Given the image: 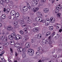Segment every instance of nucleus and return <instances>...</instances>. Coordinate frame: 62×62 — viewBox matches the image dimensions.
Listing matches in <instances>:
<instances>
[{
    "label": "nucleus",
    "mask_w": 62,
    "mask_h": 62,
    "mask_svg": "<svg viewBox=\"0 0 62 62\" xmlns=\"http://www.w3.org/2000/svg\"><path fill=\"white\" fill-rule=\"evenodd\" d=\"M15 17L16 18H19V17L20 16L19 13H17L15 14Z\"/></svg>",
    "instance_id": "b1692460"
},
{
    "label": "nucleus",
    "mask_w": 62,
    "mask_h": 62,
    "mask_svg": "<svg viewBox=\"0 0 62 62\" xmlns=\"http://www.w3.org/2000/svg\"><path fill=\"white\" fill-rule=\"evenodd\" d=\"M31 42L32 43H33V42H34V39H31Z\"/></svg>",
    "instance_id": "864d4df0"
},
{
    "label": "nucleus",
    "mask_w": 62,
    "mask_h": 62,
    "mask_svg": "<svg viewBox=\"0 0 62 62\" xmlns=\"http://www.w3.org/2000/svg\"><path fill=\"white\" fill-rule=\"evenodd\" d=\"M10 3L12 5V4H13V2H12V1H11L10 2Z\"/></svg>",
    "instance_id": "0e129e2a"
},
{
    "label": "nucleus",
    "mask_w": 62,
    "mask_h": 62,
    "mask_svg": "<svg viewBox=\"0 0 62 62\" xmlns=\"http://www.w3.org/2000/svg\"><path fill=\"white\" fill-rule=\"evenodd\" d=\"M1 39L3 40L4 41L7 40V37L5 36H1L0 37Z\"/></svg>",
    "instance_id": "39448f33"
},
{
    "label": "nucleus",
    "mask_w": 62,
    "mask_h": 62,
    "mask_svg": "<svg viewBox=\"0 0 62 62\" xmlns=\"http://www.w3.org/2000/svg\"><path fill=\"white\" fill-rule=\"evenodd\" d=\"M62 29H60L59 30V32H60L61 33V32H62Z\"/></svg>",
    "instance_id": "4d7b16f0"
},
{
    "label": "nucleus",
    "mask_w": 62,
    "mask_h": 62,
    "mask_svg": "<svg viewBox=\"0 0 62 62\" xmlns=\"http://www.w3.org/2000/svg\"><path fill=\"white\" fill-rule=\"evenodd\" d=\"M19 33L21 34H23V31L21 30L20 31Z\"/></svg>",
    "instance_id": "4c0bfd02"
},
{
    "label": "nucleus",
    "mask_w": 62,
    "mask_h": 62,
    "mask_svg": "<svg viewBox=\"0 0 62 62\" xmlns=\"http://www.w3.org/2000/svg\"><path fill=\"white\" fill-rule=\"evenodd\" d=\"M41 23H45L46 22V21L44 20H42L40 21Z\"/></svg>",
    "instance_id": "f704fd0d"
},
{
    "label": "nucleus",
    "mask_w": 62,
    "mask_h": 62,
    "mask_svg": "<svg viewBox=\"0 0 62 62\" xmlns=\"http://www.w3.org/2000/svg\"><path fill=\"white\" fill-rule=\"evenodd\" d=\"M50 34H51V32H48L46 34V36H48L50 35Z\"/></svg>",
    "instance_id": "c9c22d12"
},
{
    "label": "nucleus",
    "mask_w": 62,
    "mask_h": 62,
    "mask_svg": "<svg viewBox=\"0 0 62 62\" xmlns=\"http://www.w3.org/2000/svg\"><path fill=\"white\" fill-rule=\"evenodd\" d=\"M4 12H6V9L5 8H4Z\"/></svg>",
    "instance_id": "bf43d9fd"
},
{
    "label": "nucleus",
    "mask_w": 62,
    "mask_h": 62,
    "mask_svg": "<svg viewBox=\"0 0 62 62\" xmlns=\"http://www.w3.org/2000/svg\"><path fill=\"white\" fill-rule=\"evenodd\" d=\"M28 39V37H25L23 39V40L25 42Z\"/></svg>",
    "instance_id": "cd10ccee"
},
{
    "label": "nucleus",
    "mask_w": 62,
    "mask_h": 62,
    "mask_svg": "<svg viewBox=\"0 0 62 62\" xmlns=\"http://www.w3.org/2000/svg\"><path fill=\"white\" fill-rule=\"evenodd\" d=\"M38 51H41L42 52H41V53H44V50H43V48H42V47L41 46H40L37 49Z\"/></svg>",
    "instance_id": "6e6552de"
},
{
    "label": "nucleus",
    "mask_w": 62,
    "mask_h": 62,
    "mask_svg": "<svg viewBox=\"0 0 62 62\" xmlns=\"http://www.w3.org/2000/svg\"><path fill=\"white\" fill-rule=\"evenodd\" d=\"M41 19H42V18H41V17H37L35 19L37 21V22H39V21H40Z\"/></svg>",
    "instance_id": "ddd939ff"
},
{
    "label": "nucleus",
    "mask_w": 62,
    "mask_h": 62,
    "mask_svg": "<svg viewBox=\"0 0 62 62\" xmlns=\"http://www.w3.org/2000/svg\"><path fill=\"white\" fill-rule=\"evenodd\" d=\"M43 62V60H42L41 61V60H40L38 62Z\"/></svg>",
    "instance_id": "680f3d73"
},
{
    "label": "nucleus",
    "mask_w": 62,
    "mask_h": 62,
    "mask_svg": "<svg viewBox=\"0 0 62 62\" xmlns=\"http://www.w3.org/2000/svg\"><path fill=\"white\" fill-rule=\"evenodd\" d=\"M7 29L9 31H12L13 30V28L11 26H8L7 28Z\"/></svg>",
    "instance_id": "a211bd4d"
},
{
    "label": "nucleus",
    "mask_w": 62,
    "mask_h": 62,
    "mask_svg": "<svg viewBox=\"0 0 62 62\" xmlns=\"http://www.w3.org/2000/svg\"><path fill=\"white\" fill-rule=\"evenodd\" d=\"M59 11V10L58 9H56L55 10V13H57V12H58Z\"/></svg>",
    "instance_id": "a19ab883"
},
{
    "label": "nucleus",
    "mask_w": 62,
    "mask_h": 62,
    "mask_svg": "<svg viewBox=\"0 0 62 62\" xmlns=\"http://www.w3.org/2000/svg\"><path fill=\"white\" fill-rule=\"evenodd\" d=\"M54 52H55V50H54L53 51V52H52V54H54Z\"/></svg>",
    "instance_id": "69168bd1"
},
{
    "label": "nucleus",
    "mask_w": 62,
    "mask_h": 62,
    "mask_svg": "<svg viewBox=\"0 0 62 62\" xmlns=\"http://www.w3.org/2000/svg\"><path fill=\"white\" fill-rule=\"evenodd\" d=\"M31 9L32 11H33L34 12H37V11L39 10V8L38 7L35 8V7H32L31 8Z\"/></svg>",
    "instance_id": "20e7f679"
},
{
    "label": "nucleus",
    "mask_w": 62,
    "mask_h": 62,
    "mask_svg": "<svg viewBox=\"0 0 62 62\" xmlns=\"http://www.w3.org/2000/svg\"><path fill=\"white\" fill-rule=\"evenodd\" d=\"M2 26V23H0V27H1Z\"/></svg>",
    "instance_id": "052dcab7"
},
{
    "label": "nucleus",
    "mask_w": 62,
    "mask_h": 62,
    "mask_svg": "<svg viewBox=\"0 0 62 62\" xmlns=\"http://www.w3.org/2000/svg\"><path fill=\"white\" fill-rule=\"evenodd\" d=\"M18 22L16 21H15L13 23L14 25H17L18 24Z\"/></svg>",
    "instance_id": "a878e982"
},
{
    "label": "nucleus",
    "mask_w": 62,
    "mask_h": 62,
    "mask_svg": "<svg viewBox=\"0 0 62 62\" xmlns=\"http://www.w3.org/2000/svg\"><path fill=\"white\" fill-rule=\"evenodd\" d=\"M51 36H49L48 37L49 39H50L51 38Z\"/></svg>",
    "instance_id": "774afa93"
},
{
    "label": "nucleus",
    "mask_w": 62,
    "mask_h": 62,
    "mask_svg": "<svg viewBox=\"0 0 62 62\" xmlns=\"http://www.w3.org/2000/svg\"><path fill=\"white\" fill-rule=\"evenodd\" d=\"M28 8L27 7L24 6L22 8V10H23L25 12L28 10Z\"/></svg>",
    "instance_id": "f8f14e48"
},
{
    "label": "nucleus",
    "mask_w": 62,
    "mask_h": 62,
    "mask_svg": "<svg viewBox=\"0 0 62 62\" xmlns=\"http://www.w3.org/2000/svg\"><path fill=\"white\" fill-rule=\"evenodd\" d=\"M36 54H37V55H40V53L39 52H36Z\"/></svg>",
    "instance_id": "49530a36"
},
{
    "label": "nucleus",
    "mask_w": 62,
    "mask_h": 62,
    "mask_svg": "<svg viewBox=\"0 0 62 62\" xmlns=\"http://www.w3.org/2000/svg\"><path fill=\"white\" fill-rule=\"evenodd\" d=\"M41 37H42V35L41 34H39L38 35L37 38L38 39H41Z\"/></svg>",
    "instance_id": "393cba45"
},
{
    "label": "nucleus",
    "mask_w": 62,
    "mask_h": 62,
    "mask_svg": "<svg viewBox=\"0 0 62 62\" xmlns=\"http://www.w3.org/2000/svg\"><path fill=\"white\" fill-rule=\"evenodd\" d=\"M1 18L3 19H5L6 18V15L5 14L1 16Z\"/></svg>",
    "instance_id": "c85d7f7f"
},
{
    "label": "nucleus",
    "mask_w": 62,
    "mask_h": 62,
    "mask_svg": "<svg viewBox=\"0 0 62 62\" xmlns=\"http://www.w3.org/2000/svg\"><path fill=\"white\" fill-rule=\"evenodd\" d=\"M27 45V46H25V47L26 48H29L30 46V44H29L28 43H26L25 44V45Z\"/></svg>",
    "instance_id": "412c9836"
},
{
    "label": "nucleus",
    "mask_w": 62,
    "mask_h": 62,
    "mask_svg": "<svg viewBox=\"0 0 62 62\" xmlns=\"http://www.w3.org/2000/svg\"><path fill=\"white\" fill-rule=\"evenodd\" d=\"M17 55H18V54L17 53V52H16L15 54V55L16 56H17Z\"/></svg>",
    "instance_id": "6e6d98bb"
},
{
    "label": "nucleus",
    "mask_w": 62,
    "mask_h": 62,
    "mask_svg": "<svg viewBox=\"0 0 62 62\" xmlns=\"http://www.w3.org/2000/svg\"><path fill=\"white\" fill-rule=\"evenodd\" d=\"M0 4L3 6H4L5 5V2L3 0H0Z\"/></svg>",
    "instance_id": "5701e85b"
},
{
    "label": "nucleus",
    "mask_w": 62,
    "mask_h": 62,
    "mask_svg": "<svg viewBox=\"0 0 62 62\" xmlns=\"http://www.w3.org/2000/svg\"><path fill=\"white\" fill-rule=\"evenodd\" d=\"M26 50V48H23V51H22L23 54H22V56L23 58H24L26 56V55L25 54V51Z\"/></svg>",
    "instance_id": "7ed1b4c3"
},
{
    "label": "nucleus",
    "mask_w": 62,
    "mask_h": 62,
    "mask_svg": "<svg viewBox=\"0 0 62 62\" xmlns=\"http://www.w3.org/2000/svg\"><path fill=\"white\" fill-rule=\"evenodd\" d=\"M50 21L52 23H53L55 21V19L54 17H51L50 19Z\"/></svg>",
    "instance_id": "423d86ee"
},
{
    "label": "nucleus",
    "mask_w": 62,
    "mask_h": 62,
    "mask_svg": "<svg viewBox=\"0 0 62 62\" xmlns=\"http://www.w3.org/2000/svg\"><path fill=\"white\" fill-rule=\"evenodd\" d=\"M27 6L28 7V8H29V9H30V4L29 3H27Z\"/></svg>",
    "instance_id": "2f4dec72"
},
{
    "label": "nucleus",
    "mask_w": 62,
    "mask_h": 62,
    "mask_svg": "<svg viewBox=\"0 0 62 62\" xmlns=\"http://www.w3.org/2000/svg\"><path fill=\"white\" fill-rule=\"evenodd\" d=\"M10 51L12 53H13V49L11 48H10Z\"/></svg>",
    "instance_id": "8fccbe9b"
},
{
    "label": "nucleus",
    "mask_w": 62,
    "mask_h": 62,
    "mask_svg": "<svg viewBox=\"0 0 62 62\" xmlns=\"http://www.w3.org/2000/svg\"><path fill=\"white\" fill-rule=\"evenodd\" d=\"M11 35L12 36H13L14 37L16 36V34L14 33H13L11 34Z\"/></svg>",
    "instance_id": "37998d69"
},
{
    "label": "nucleus",
    "mask_w": 62,
    "mask_h": 62,
    "mask_svg": "<svg viewBox=\"0 0 62 62\" xmlns=\"http://www.w3.org/2000/svg\"><path fill=\"white\" fill-rule=\"evenodd\" d=\"M10 43H12V45H14L15 43V42L14 41H10Z\"/></svg>",
    "instance_id": "e433bc0d"
},
{
    "label": "nucleus",
    "mask_w": 62,
    "mask_h": 62,
    "mask_svg": "<svg viewBox=\"0 0 62 62\" xmlns=\"http://www.w3.org/2000/svg\"><path fill=\"white\" fill-rule=\"evenodd\" d=\"M44 13H47L49 12V9L47 8H45L43 10Z\"/></svg>",
    "instance_id": "0eeeda50"
},
{
    "label": "nucleus",
    "mask_w": 62,
    "mask_h": 62,
    "mask_svg": "<svg viewBox=\"0 0 62 62\" xmlns=\"http://www.w3.org/2000/svg\"><path fill=\"white\" fill-rule=\"evenodd\" d=\"M54 0L52 2V3L53 4V3H54Z\"/></svg>",
    "instance_id": "338daca9"
},
{
    "label": "nucleus",
    "mask_w": 62,
    "mask_h": 62,
    "mask_svg": "<svg viewBox=\"0 0 62 62\" xmlns=\"http://www.w3.org/2000/svg\"><path fill=\"white\" fill-rule=\"evenodd\" d=\"M8 62H12V61H11V60H10V59H8Z\"/></svg>",
    "instance_id": "5fc2aeb1"
},
{
    "label": "nucleus",
    "mask_w": 62,
    "mask_h": 62,
    "mask_svg": "<svg viewBox=\"0 0 62 62\" xmlns=\"http://www.w3.org/2000/svg\"><path fill=\"white\" fill-rule=\"evenodd\" d=\"M3 50V47L2 46L0 47V51H2Z\"/></svg>",
    "instance_id": "de8ad7c7"
},
{
    "label": "nucleus",
    "mask_w": 62,
    "mask_h": 62,
    "mask_svg": "<svg viewBox=\"0 0 62 62\" xmlns=\"http://www.w3.org/2000/svg\"><path fill=\"white\" fill-rule=\"evenodd\" d=\"M36 15L38 17H40V16H42V14L40 12H37L36 13Z\"/></svg>",
    "instance_id": "f3484780"
},
{
    "label": "nucleus",
    "mask_w": 62,
    "mask_h": 62,
    "mask_svg": "<svg viewBox=\"0 0 62 62\" xmlns=\"http://www.w3.org/2000/svg\"><path fill=\"white\" fill-rule=\"evenodd\" d=\"M22 26L23 28L25 27V26H26V24L25 23H23L22 24Z\"/></svg>",
    "instance_id": "473e14b6"
},
{
    "label": "nucleus",
    "mask_w": 62,
    "mask_h": 62,
    "mask_svg": "<svg viewBox=\"0 0 62 62\" xmlns=\"http://www.w3.org/2000/svg\"><path fill=\"white\" fill-rule=\"evenodd\" d=\"M9 2V0H6L5 1V3L6 4H8Z\"/></svg>",
    "instance_id": "c03bdc74"
},
{
    "label": "nucleus",
    "mask_w": 62,
    "mask_h": 62,
    "mask_svg": "<svg viewBox=\"0 0 62 62\" xmlns=\"http://www.w3.org/2000/svg\"><path fill=\"white\" fill-rule=\"evenodd\" d=\"M1 61L2 62H5V60L4 58H3L1 59Z\"/></svg>",
    "instance_id": "a18cd8bd"
},
{
    "label": "nucleus",
    "mask_w": 62,
    "mask_h": 62,
    "mask_svg": "<svg viewBox=\"0 0 62 62\" xmlns=\"http://www.w3.org/2000/svg\"><path fill=\"white\" fill-rule=\"evenodd\" d=\"M28 22L29 23H32V21L31 20H29L28 21Z\"/></svg>",
    "instance_id": "ea45409f"
},
{
    "label": "nucleus",
    "mask_w": 62,
    "mask_h": 62,
    "mask_svg": "<svg viewBox=\"0 0 62 62\" xmlns=\"http://www.w3.org/2000/svg\"><path fill=\"white\" fill-rule=\"evenodd\" d=\"M61 26V25L60 24H58L57 23L56 24V28L57 29H58L59 28H60Z\"/></svg>",
    "instance_id": "1a4fd4ad"
},
{
    "label": "nucleus",
    "mask_w": 62,
    "mask_h": 62,
    "mask_svg": "<svg viewBox=\"0 0 62 62\" xmlns=\"http://www.w3.org/2000/svg\"><path fill=\"white\" fill-rule=\"evenodd\" d=\"M8 45V42H6L4 44V46H7Z\"/></svg>",
    "instance_id": "7c9ffc66"
},
{
    "label": "nucleus",
    "mask_w": 62,
    "mask_h": 62,
    "mask_svg": "<svg viewBox=\"0 0 62 62\" xmlns=\"http://www.w3.org/2000/svg\"><path fill=\"white\" fill-rule=\"evenodd\" d=\"M42 43L43 45H44L45 44H48V43H49V44H50L49 46L50 47L52 48V47H53V44L52 43V41H50L48 42V40H45V42H43V41H42Z\"/></svg>",
    "instance_id": "f257e3e1"
},
{
    "label": "nucleus",
    "mask_w": 62,
    "mask_h": 62,
    "mask_svg": "<svg viewBox=\"0 0 62 62\" xmlns=\"http://www.w3.org/2000/svg\"><path fill=\"white\" fill-rule=\"evenodd\" d=\"M34 52H33V53H31V54H30L29 55H30V56H32V55H34Z\"/></svg>",
    "instance_id": "603ef678"
},
{
    "label": "nucleus",
    "mask_w": 62,
    "mask_h": 62,
    "mask_svg": "<svg viewBox=\"0 0 62 62\" xmlns=\"http://www.w3.org/2000/svg\"><path fill=\"white\" fill-rule=\"evenodd\" d=\"M33 3V4L34 6H36L38 4V1H35V0H33L32 2Z\"/></svg>",
    "instance_id": "4468645a"
},
{
    "label": "nucleus",
    "mask_w": 62,
    "mask_h": 62,
    "mask_svg": "<svg viewBox=\"0 0 62 62\" xmlns=\"http://www.w3.org/2000/svg\"><path fill=\"white\" fill-rule=\"evenodd\" d=\"M7 13H8L9 12H10V9L9 8H8L6 10Z\"/></svg>",
    "instance_id": "72a5a7b5"
},
{
    "label": "nucleus",
    "mask_w": 62,
    "mask_h": 62,
    "mask_svg": "<svg viewBox=\"0 0 62 62\" xmlns=\"http://www.w3.org/2000/svg\"><path fill=\"white\" fill-rule=\"evenodd\" d=\"M46 22H49V19H46Z\"/></svg>",
    "instance_id": "09e8293b"
},
{
    "label": "nucleus",
    "mask_w": 62,
    "mask_h": 62,
    "mask_svg": "<svg viewBox=\"0 0 62 62\" xmlns=\"http://www.w3.org/2000/svg\"><path fill=\"white\" fill-rule=\"evenodd\" d=\"M46 0H41V2H45Z\"/></svg>",
    "instance_id": "3c124183"
},
{
    "label": "nucleus",
    "mask_w": 62,
    "mask_h": 62,
    "mask_svg": "<svg viewBox=\"0 0 62 62\" xmlns=\"http://www.w3.org/2000/svg\"><path fill=\"white\" fill-rule=\"evenodd\" d=\"M17 50L19 51L18 53H21L20 52H22V51L23 52V49L22 47H19L17 49Z\"/></svg>",
    "instance_id": "9d476101"
},
{
    "label": "nucleus",
    "mask_w": 62,
    "mask_h": 62,
    "mask_svg": "<svg viewBox=\"0 0 62 62\" xmlns=\"http://www.w3.org/2000/svg\"><path fill=\"white\" fill-rule=\"evenodd\" d=\"M15 46L16 47H17V49H18L19 47H20L21 46L20 45V44L19 43H17L15 44Z\"/></svg>",
    "instance_id": "9b49d317"
},
{
    "label": "nucleus",
    "mask_w": 62,
    "mask_h": 62,
    "mask_svg": "<svg viewBox=\"0 0 62 62\" xmlns=\"http://www.w3.org/2000/svg\"><path fill=\"white\" fill-rule=\"evenodd\" d=\"M55 33V32H54L53 33L52 35V37H54V36L55 35V37H54V39H58L59 38V35L58 34H54Z\"/></svg>",
    "instance_id": "f03ea898"
},
{
    "label": "nucleus",
    "mask_w": 62,
    "mask_h": 62,
    "mask_svg": "<svg viewBox=\"0 0 62 62\" xmlns=\"http://www.w3.org/2000/svg\"><path fill=\"white\" fill-rule=\"evenodd\" d=\"M33 26H35L36 25V24L33 23Z\"/></svg>",
    "instance_id": "13d9d810"
},
{
    "label": "nucleus",
    "mask_w": 62,
    "mask_h": 62,
    "mask_svg": "<svg viewBox=\"0 0 62 62\" xmlns=\"http://www.w3.org/2000/svg\"><path fill=\"white\" fill-rule=\"evenodd\" d=\"M5 53V51H2V54H4Z\"/></svg>",
    "instance_id": "e2e57ef3"
},
{
    "label": "nucleus",
    "mask_w": 62,
    "mask_h": 62,
    "mask_svg": "<svg viewBox=\"0 0 62 62\" xmlns=\"http://www.w3.org/2000/svg\"><path fill=\"white\" fill-rule=\"evenodd\" d=\"M16 39H22V36L19 35H17L16 36Z\"/></svg>",
    "instance_id": "dca6fc26"
},
{
    "label": "nucleus",
    "mask_w": 62,
    "mask_h": 62,
    "mask_svg": "<svg viewBox=\"0 0 62 62\" xmlns=\"http://www.w3.org/2000/svg\"><path fill=\"white\" fill-rule=\"evenodd\" d=\"M49 28L50 30L52 31L53 30V26H50L49 27Z\"/></svg>",
    "instance_id": "c756f323"
},
{
    "label": "nucleus",
    "mask_w": 62,
    "mask_h": 62,
    "mask_svg": "<svg viewBox=\"0 0 62 62\" xmlns=\"http://www.w3.org/2000/svg\"><path fill=\"white\" fill-rule=\"evenodd\" d=\"M45 23V25H46V26H48L49 25V23L48 22H46Z\"/></svg>",
    "instance_id": "79ce46f5"
},
{
    "label": "nucleus",
    "mask_w": 62,
    "mask_h": 62,
    "mask_svg": "<svg viewBox=\"0 0 62 62\" xmlns=\"http://www.w3.org/2000/svg\"><path fill=\"white\" fill-rule=\"evenodd\" d=\"M33 31L34 32H36L37 31L39 32V29L38 28H35L33 29Z\"/></svg>",
    "instance_id": "6ab92c4d"
},
{
    "label": "nucleus",
    "mask_w": 62,
    "mask_h": 62,
    "mask_svg": "<svg viewBox=\"0 0 62 62\" xmlns=\"http://www.w3.org/2000/svg\"><path fill=\"white\" fill-rule=\"evenodd\" d=\"M9 39L10 40H12L14 39V38L13 36L9 35L8 36Z\"/></svg>",
    "instance_id": "4be33fe9"
},
{
    "label": "nucleus",
    "mask_w": 62,
    "mask_h": 62,
    "mask_svg": "<svg viewBox=\"0 0 62 62\" xmlns=\"http://www.w3.org/2000/svg\"><path fill=\"white\" fill-rule=\"evenodd\" d=\"M16 13V12L14 10L12 11H11L10 13V14L11 15H12V16L13 15H14Z\"/></svg>",
    "instance_id": "aec40b11"
},
{
    "label": "nucleus",
    "mask_w": 62,
    "mask_h": 62,
    "mask_svg": "<svg viewBox=\"0 0 62 62\" xmlns=\"http://www.w3.org/2000/svg\"><path fill=\"white\" fill-rule=\"evenodd\" d=\"M24 32L25 34H27L28 33V31H27V28H25L24 29Z\"/></svg>",
    "instance_id": "bb28decb"
},
{
    "label": "nucleus",
    "mask_w": 62,
    "mask_h": 62,
    "mask_svg": "<svg viewBox=\"0 0 62 62\" xmlns=\"http://www.w3.org/2000/svg\"><path fill=\"white\" fill-rule=\"evenodd\" d=\"M61 15V14L60 13H58L57 15V16L58 17H60Z\"/></svg>",
    "instance_id": "58836bf2"
},
{
    "label": "nucleus",
    "mask_w": 62,
    "mask_h": 62,
    "mask_svg": "<svg viewBox=\"0 0 62 62\" xmlns=\"http://www.w3.org/2000/svg\"><path fill=\"white\" fill-rule=\"evenodd\" d=\"M27 52L28 53H34V50H33L31 48H30L29 49H28L27 51Z\"/></svg>",
    "instance_id": "2eb2a0df"
}]
</instances>
